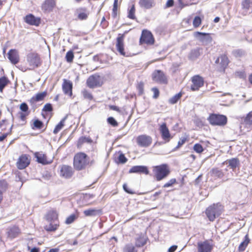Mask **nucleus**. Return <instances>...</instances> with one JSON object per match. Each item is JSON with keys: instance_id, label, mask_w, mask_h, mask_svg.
I'll list each match as a JSON object with an SVG mask.
<instances>
[{"instance_id": "63", "label": "nucleus", "mask_w": 252, "mask_h": 252, "mask_svg": "<svg viewBox=\"0 0 252 252\" xmlns=\"http://www.w3.org/2000/svg\"><path fill=\"white\" fill-rule=\"evenodd\" d=\"M177 248V246L176 245H173L169 248L168 252H174L176 250Z\"/></svg>"}, {"instance_id": "15", "label": "nucleus", "mask_w": 252, "mask_h": 252, "mask_svg": "<svg viewBox=\"0 0 252 252\" xmlns=\"http://www.w3.org/2000/svg\"><path fill=\"white\" fill-rule=\"evenodd\" d=\"M140 41L148 44H153L154 43V39L152 33L147 30H143Z\"/></svg>"}, {"instance_id": "30", "label": "nucleus", "mask_w": 252, "mask_h": 252, "mask_svg": "<svg viewBox=\"0 0 252 252\" xmlns=\"http://www.w3.org/2000/svg\"><path fill=\"white\" fill-rule=\"evenodd\" d=\"M249 242L250 239L248 237V235H246L245 236V240L240 244L239 246V251L240 252L244 251L249 243Z\"/></svg>"}, {"instance_id": "9", "label": "nucleus", "mask_w": 252, "mask_h": 252, "mask_svg": "<svg viewBox=\"0 0 252 252\" xmlns=\"http://www.w3.org/2000/svg\"><path fill=\"white\" fill-rule=\"evenodd\" d=\"M137 144L142 147H149L152 143V139L151 137L146 135H141L136 139Z\"/></svg>"}, {"instance_id": "29", "label": "nucleus", "mask_w": 252, "mask_h": 252, "mask_svg": "<svg viewBox=\"0 0 252 252\" xmlns=\"http://www.w3.org/2000/svg\"><path fill=\"white\" fill-rule=\"evenodd\" d=\"M49 224L46 225L44 226L45 229L47 231H54L56 230L59 226V223L50 222Z\"/></svg>"}, {"instance_id": "44", "label": "nucleus", "mask_w": 252, "mask_h": 252, "mask_svg": "<svg viewBox=\"0 0 252 252\" xmlns=\"http://www.w3.org/2000/svg\"><path fill=\"white\" fill-rule=\"evenodd\" d=\"M252 0H245L242 2V5L243 8L248 10L251 7Z\"/></svg>"}, {"instance_id": "3", "label": "nucleus", "mask_w": 252, "mask_h": 252, "mask_svg": "<svg viewBox=\"0 0 252 252\" xmlns=\"http://www.w3.org/2000/svg\"><path fill=\"white\" fill-rule=\"evenodd\" d=\"M154 172L156 180L160 181L166 178L170 173V170L168 165L162 164L154 167Z\"/></svg>"}, {"instance_id": "18", "label": "nucleus", "mask_w": 252, "mask_h": 252, "mask_svg": "<svg viewBox=\"0 0 252 252\" xmlns=\"http://www.w3.org/2000/svg\"><path fill=\"white\" fill-rule=\"evenodd\" d=\"M63 91L65 94L71 96L72 95V82L66 79H63V82L62 85Z\"/></svg>"}, {"instance_id": "46", "label": "nucleus", "mask_w": 252, "mask_h": 252, "mask_svg": "<svg viewBox=\"0 0 252 252\" xmlns=\"http://www.w3.org/2000/svg\"><path fill=\"white\" fill-rule=\"evenodd\" d=\"M82 94L83 95V97L85 99H87L88 100H92L93 98V96L92 94L89 92L88 91L84 90L82 92Z\"/></svg>"}, {"instance_id": "12", "label": "nucleus", "mask_w": 252, "mask_h": 252, "mask_svg": "<svg viewBox=\"0 0 252 252\" xmlns=\"http://www.w3.org/2000/svg\"><path fill=\"white\" fill-rule=\"evenodd\" d=\"M116 49L117 51L119 52L120 55L125 56V57H128L129 54L125 51L124 50V36L123 35L119 36L117 38V43H116Z\"/></svg>"}, {"instance_id": "60", "label": "nucleus", "mask_w": 252, "mask_h": 252, "mask_svg": "<svg viewBox=\"0 0 252 252\" xmlns=\"http://www.w3.org/2000/svg\"><path fill=\"white\" fill-rule=\"evenodd\" d=\"M123 189L126 192L129 194H133L134 193L133 191H132L131 189H128V188L126 184H124L123 185Z\"/></svg>"}, {"instance_id": "43", "label": "nucleus", "mask_w": 252, "mask_h": 252, "mask_svg": "<svg viewBox=\"0 0 252 252\" xmlns=\"http://www.w3.org/2000/svg\"><path fill=\"white\" fill-rule=\"evenodd\" d=\"M7 183L6 181H0V193L1 194H3V192H4L7 189Z\"/></svg>"}, {"instance_id": "14", "label": "nucleus", "mask_w": 252, "mask_h": 252, "mask_svg": "<svg viewBox=\"0 0 252 252\" xmlns=\"http://www.w3.org/2000/svg\"><path fill=\"white\" fill-rule=\"evenodd\" d=\"M60 175L65 178H70L73 174L72 168L69 165H62L60 166Z\"/></svg>"}, {"instance_id": "26", "label": "nucleus", "mask_w": 252, "mask_h": 252, "mask_svg": "<svg viewBox=\"0 0 252 252\" xmlns=\"http://www.w3.org/2000/svg\"><path fill=\"white\" fill-rule=\"evenodd\" d=\"M139 4L142 8L150 9L155 5L154 0H139Z\"/></svg>"}, {"instance_id": "58", "label": "nucleus", "mask_w": 252, "mask_h": 252, "mask_svg": "<svg viewBox=\"0 0 252 252\" xmlns=\"http://www.w3.org/2000/svg\"><path fill=\"white\" fill-rule=\"evenodd\" d=\"M20 109L23 112H27L28 110V106L26 103H22L20 106Z\"/></svg>"}, {"instance_id": "34", "label": "nucleus", "mask_w": 252, "mask_h": 252, "mask_svg": "<svg viewBox=\"0 0 252 252\" xmlns=\"http://www.w3.org/2000/svg\"><path fill=\"white\" fill-rule=\"evenodd\" d=\"M46 95V93L44 92L37 94L35 96L32 98V100L33 101H39L42 100Z\"/></svg>"}, {"instance_id": "8", "label": "nucleus", "mask_w": 252, "mask_h": 252, "mask_svg": "<svg viewBox=\"0 0 252 252\" xmlns=\"http://www.w3.org/2000/svg\"><path fill=\"white\" fill-rule=\"evenodd\" d=\"M87 84L90 88H94L101 86L100 77L97 74L90 76L87 80Z\"/></svg>"}, {"instance_id": "39", "label": "nucleus", "mask_w": 252, "mask_h": 252, "mask_svg": "<svg viewBox=\"0 0 252 252\" xmlns=\"http://www.w3.org/2000/svg\"><path fill=\"white\" fill-rule=\"evenodd\" d=\"M135 9L134 5H132L130 8L128 10L127 17L131 19H135L136 17L135 16Z\"/></svg>"}, {"instance_id": "56", "label": "nucleus", "mask_w": 252, "mask_h": 252, "mask_svg": "<svg viewBox=\"0 0 252 252\" xmlns=\"http://www.w3.org/2000/svg\"><path fill=\"white\" fill-rule=\"evenodd\" d=\"M52 110V106L51 104L50 103L46 104L43 108V111H44L46 112H50Z\"/></svg>"}, {"instance_id": "64", "label": "nucleus", "mask_w": 252, "mask_h": 252, "mask_svg": "<svg viewBox=\"0 0 252 252\" xmlns=\"http://www.w3.org/2000/svg\"><path fill=\"white\" fill-rule=\"evenodd\" d=\"M235 54H237V55L241 56H242L244 54V52L241 50H236L234 52Z\"/></svg>"}, {"instance_id": "57", "label": "nucleus", "mask_w": 252, "mask_h": 252, "mask_svg": "<svg viewBox=\"0 0 252 252\" xmlns=\"http://www.w3.org/2000/svg\"><path fill=\"white\" fill-rule=\"evenodd\" d=\"M152 90L154 93V95L153 96V98L155 99L157 98L158 97L159 94V92L157 88H152Z\"/></svg>"}, {"instance_id": "51", "label": "nucleus", "mask_w": 252, "mask_h": 252, "mask_svg": "<svg viewBox=\"0 0 252 252\" xmlns=\"http://www.w3.org/2000/svg\"><path fill=\"white\" fill-rule=\"evenodd\" d=\"M43 125V123L38 120H35L33 123L34 127L37 129L41 128Z\"/></svg>"}, {"instance_id": "59", "label": "nucleus", "mask_w": 252, "mask_h": 252, "mask_svg": "<svg viewBox=\"0 0 252 252\" xmlns=\"http://www.w3.org/2000/svg\"><path fill=\"white\" fill-rule=\"evenodd\" d=\"M42 178L45 180H50L51 179V174L48 173V172H44L43 175H42Z\"/></svg>"}, {"instance_id": "55", "label": "nucleus", "mask_w": 252, "mask_h": 252, "mask_svg": "<svg viewBox=\"0 0 252 252\" xmlns=\"http://www.w3.org/2000/svg\"><path fill=\"white\" fill-rule=\"evenodd\" d=\"M12 127L13 125H11L10 126V128L8 129V131L7 132L3 134L1 136H0V141H3L7 137V136L11 133Z\"/></svg>"}, {"instance_id": "48", "label": "nucleus", "mask_w": 252, "mask_h": 252, "mask_svg": "<svg viewBox=\"0 0 252 252\" xmlns=\"http://www.w3.org/2000/svg\"><path fill=\"white\" fill-rule=\"evenodd\" d=\"M193 150L197 153H201L203 151V148L200 144H195L193 146Z\"/></svg>"}, {"instance_id": "47", "label": "nucleus", "mask_w": 252, "mask_h": 252, "mask_svg": "<svg viewBox=\"0 0 252 252\" xmlns=\"http://www.w3.org/2000/svg\"><path fill=\"white\" fill-rule=\"evenodd\" d=\"M201 23V19L199 16H195L193 21V25L196 28L200 26Z\"/></svg>"}, {"instance_id": "20", "label": "nucleus", "mask_w": 252, "mask_h": 252, "mask_svg": "<svg viewBox=\"0 0 252 252\" xmlns=\"http://www.w3.org/2000/svg\"><path fill=\"white\" fill-rule=\"evenodd\" d=\"M34 157L38 163L42 164H48L52 162V160L48 159L46 156L42 152L35 153Z\"/></svg>"}, {"instance_id": "7", "label": "nucleus", "mask_w": 252, "mask_h": 252, "mask_svg": "<svg viewBox=\"0 0 252 252\" xmlns=\"http://www.w3.org/2000/svg\"><path fill=\"white\" fill-rule=\"evenodd\" d=\"M152 79L154 81L158 83L166 84L167 83V79L165 75L160 70H156L152 73Z\"/></svg>"}, {"instance_id": "31", "label": "nucleus", "mask_w": 252, "mask_h": 252, "mask_svg": "<svg viewBox=\"0 0 252 252\" xmlns=\"http://www.w3.org/2000/svg\"><path fill=\"white\" fill-rule=\"evenodd\" d=\"M200 48L192 50L189 54V58L191 60L197 58L200 55Z\"/></svg>"}, {"instance_id": "53", "label": "nucleus", "mask_w": 252, "mask_h": 252, "mask_svg": "<svg viewBox=\"0 0 252 252\" xmlns=\"http://www.w3.org/2000/svg\"><path fill=\"white\" fill-rule=\"evenodd\" d=\"M176 182V180L175 178H173L170 179L168 182L165 183L163 185L164 188H168L172 186L173 184H174Z\"/></svg>"}, {"instance_id": "49", "label": "nucleus", "mask_w": 252, "mask_h": 252, "mask_svg": "<svg viewBox=\"0 0 252 252\" xmlns=\"http://www.w3.org/2000/svg\"><path fill=\"white\" fill-rule=\"evenodd\" d=\"M118 0H114L112 12V16L113 17H115L117 15V6H118Z\"/></svg>"}, {"instance_id": "21", "label": "nucleus", "mask_w": 252, "mask_h": 252, "mask_svg": "<svg viewBox=\"0 0 252 252\" xmlns=\"http://www.w3.org/2000/svg\"><path fill=\"white\" fill-rule=\"evenodd\" d=\"M8 59L13 64H16L19 61V56L18 52L15 49H11L7 53Z\"/></svg>"}, {"instance_id": "13", "label": "nucleus", "mask_w": 252, "mask_h": 252, "mask_svg": "<svg viewBox=\"0 0 252 252\" xmlns=\"http://www.w3.org/2000/svg\"><path fill=\"white\" fill-rule=\"evenodd\" d=\"M198 252H211L213 249L212 244L208 241L199 242L197 243Z\"/></svg>"}, {"instance_id": "10", "label": "nucleus", "mask_w": 252, "mask_h": 252, "mask_svg": "<svg viewBox=\"0 0 252 252\" xmlns=\"http://www.w3.org/2000/svg\"><path fill=\"white\" fill-rule=\"evenodd\" d=\"M30 163V158L27 155L24 154L21 156L17 162V168L19 169H23L27 167Z\"/></svg>"}, {"instance_id": "50", "label": "nucleus", "mask_w": 252, "mask_h": 252, "mask_svg": "<svg viewBox=\"0 0 252 252\" xmlns=\"http://www.w3.org/2000/svg\"><path fill=\"white\" fill-rule=\"evenodd\" d=\"M107 122L109 124H110L113 126H116L118 125L117 122L115 120V119L112 117H109L107 119Z\"/></svg>"}, {"instance_id": "23", "label": "nucleus", "mask_w": 252, "mask_h": 252, "mask_svg": "<svg viewBox=\"0 0 252 252\" xmlns=\"http://www.w3.org/2000/svg\"><path fill=\"white\" fill-rule=\"evenodd\" d=\"M25 21L31 25L38 26L40 24V19L35 17L32 14H29L24 18Z\"/></svg>"}, {"instance_id": "4", "label": "nucleus", "mask_w": 252, "mask_h": 252, "mask_svg": "<svg viewBox=\"0 0 252 252\" xmlns=\"http://www.w3.org/2000/svg\"><path fill=\"white\" fill-rule=\"evenodd\" d=\"M210 123L213 126H223L227 123V117L223 115L213 114L208 119Z\"/></svg>"}, {"instance_id": "38", "label": "nucleus", "mask_w": 252, "mask_h": 252, "mask_svg": "<svg viewBox=\"0 0 252 252\" xmlns=\"http://www.w3.org/2000/svg\"><path fill=\"white\" fill-rule=\"evenodd\" d=\"M89 14L88 11L85 9H83L82 12H80L78 15V18L81 20H86Z\"/></svg>"}, {"instance_id": "52", "label": "nucleus", "mask_w": 252, "mask_h": 252, "mask_svg": "<svg viewBox=\"0 0 252 252\" xmlns=\"http://www.w3.org/2000/svg\"><path fill=\"white\" fill-rule=\"evenodd\" d=\"M76 218V216L74 214L71 215L70 216L67 217L65 220V223L66 224H70L73 222Z\"/></svg>"}, {"instance_id": "28", "label": "nucleus", "mask_w": 252, "mask_h": 252, "mask_svg": "<svg viewBox=\"0 0 252 252\" xmlns=\"http://www.w3.org/2000/svg\"><path fill=\"white\" fill-rule=\"evenodd\" d=\"M210 173L212 176L214 178H222L224 176V174L222 170H220L218 168H213L211 171Z\"/></svg>"}, {"instance_id": "19", "label": "nucleus", "mask_w": 252, "mask_h": 252, "mask_svg": "<svg viewBox=\"0 0 252 252\" xmlns=\"http://www.w3.org/2000/svg\"><path fill=\"white\" fill-rule=\"evenodd\" d=\"M130 173H140L148 175L149 170L147 166L143 165H136L132 167L129 170Z\"/></svg>"}, {"instance_id": "25", "label": "nucleus", "mask_w": 252, "mask_h": 252, "mask_svg": "<svg viewBox=\"0 0 252 252\" xmlns=\"http://www.w3.org/2000/svg\"><path fill=\"white\" fill-rule=\"evenodd\" d=\"M58 214L56 211L51 210L46 215V219L49 222H58Z\"/></svg>"}, {"instance_id": "32", "label": "nucleus", "mask_w": 252, "mask_h": 252, "mask_svg": "<svg viewBox=\"0 0 252 252\" xmlns=\"http://www.w3.org/2000/svg\"><path fill=\"white\" fill-rule=\"evenodd\" d=\"M19 233V228L16 226H13L9 229L8 232V236L10 238H14L17 235V234Z\"/></svg>"}, {"instance_id": "35", "label": "nucleus", "mask_w": 252, "mask_h": 252, "mask_svg": "<svg viewBox=\"0 0 252 252\" xmlns=\"http://www.w3.org/2000/svg\"><path fill=\"white\" fill-rule=\"evenodd\" d=\"M92 142V140L89 137L82 136L78 139V146H81L85 143H91Z\"/></svg>"}, {"instance_id": "41", "label": "nucleus", "mask_w": 252, "mask_h": 252, "mask_svg": "<svg viewBox=\"0 0 252 252\" xmlns=\"http://www.w3.org/2000/svg\"><path fill=\"white\" fill-rule=\"evenodd\" d=\"M244 122L248 125H252V111L247 114L244 119Z\"/></svg>"}, {"instance_id": "6", "label": "nucleus", "mask_w": 252, "mask_h": 252, "mask_svg": "<svg viewBox=\"0 0 252 252\" xmlns=\"http://www.w3.org/2000/svg\"><path fill=\"white\" fill-rule=\"evenodd\" d=\"M27 62L32 68L37 67L41 63L40 59L37 54L31 53L27 55Z\"/></svg>"}, {"instance_id": "61", "label": "nucleus", "mask_w": 252, "mask_h": 252, "mask_svg": "<svg viewBox=\"0 0 252 252\" xmlns=\"http://www.w3.org/2000/svg\"><path fill=\"white\" fill-rule=\"evenodd\" d=\"M137 89L139 90L140 94H142L143 92V83L142 82H140L137 86Z\"/></svg>"}, {"instance_id": "22", "label": "nucleus", "mask_w": 252, "mask_h": 252, "mask_svg": "<svg viewBox=\"0 0 252 252\" xmlns=\"http://www.w3.org/2000/svg\"><path fill=\"white\" fill-rule=\"evenodd\" d=\"M222 164L228 165V166L230 167L234 171L237 167L239 166L240 161L237 158H232L225 160Z\"/></svg>"}, {"instance_id": "17", "label": "nucleus", "mask_w": 252, "mask_h": 252, "mask_svg": "<svg viewBox=\"0 0 252 252\" xmlns=\"http://www.w3.org/2000/svg\"><path fill=\"white\" fill-rule=\"evenodd\" d=\"M215 63L219 64L220 70L223 71L228 64V58L225 55H221L216 60Z\"/></svg>"}, {"instance_id": "54", "label": "nucleus", "mask_w": 252, "mask_h": 252, "mask_svg": "<svg viewBox=\"0 0 252 252\" xmlns=\"http://www.w3.org/2000/svg\"><path fill=\"white\" fill-rule=\"evenodd\" d=\"M119 162L121 163H125L126 162L127 159L123 154H121L118 157Z\"/></svg>"}, {"instance_id": "1", "label": "nucleus", "mask_w": 252, "mask_h": 252, "mask_svg": "<svg viewBox=\"0 0 252 252\" xmlns=\"http://www.w3.org/2000/svg\"><path fill=\"white\" fill-rule=\"evenodd\" d=\"M223 210V207L220 203L214 204L206 210V214L210 221H214L219 217Z\"/></svg>"}, {"instance_id": "27", "label": "nucleus", "mask_w": 252, "mask_h": 252, "mask_svg": "<svg viewBox=\"0 0 252 252\" xmlns=\"http://www.w3.org/2000/svg\"><path fill=\"white\" fill-rule=\"evenodd\" d=\"M101 210L95 209H89L84 211V214L86 216H95L101 214Z\"/></svg>"}, {"instance_id": "24", "label": "nucleus", "mask_w": 252, "mask_h": 252, "mask_svg": "<svg viewBox=\"0 0 252 252\" xmlns=\"http://www.w3.org/2000/svg\"><path fill=\"white\" fill-rule=\"evenodd\" d=\"M56 5L55 0H46L42 5V8L45 11H51Z\"/></svg>"}, {"instance_id": "42", "label": "nucleus", "mask_w": 252, "mask_h": 252, "mask_svg": "<svg viewBox=\"0 0 252 252\" xmlns=\"http://www.w3.org/2000/svg\"><path fill=\"white\" fill-rule=\"evenodd\" d=\"M124 252H135V247L131 244L126 245L123 249Z\"/></svg>"}, {"instance_id": "62", "label": "nucleus", "mask_w": 252, "mask_h": 252, "mask_svg": "<svg viewBox=\"0 0 252 252\" xmlns=\"http://www.w3.org/2000/svg\"><path fill=\"white\" fill-rule=\"evenodd\" d=\"M174 4V0H168L166 3L165 7L168 8L171 7Z\"/></svg>"}, {"instance_id": "36", "label": "nucleus", "mask_w": 252, "mask_h": 252, "mask_svg": "<svg viewBox=\"0 0 252 252\" xmlns=\"http://www.w3.org/2000/svg\"><path fill=\"white\" fill-rule=\"evenodd\" d=\"M182 93L181 92L179 93L178 94H175L173 96H172L171 98H170L169 99V102L170 104H175L177 103V102L178 101V100L181 98L182 96Z\"/></svg>"}, {"instance_id": "40", "label": "nucleus", "mask_w": 252, "mask_h": 252, "mask_svg": "<svg viewBox=\"0 0 252 252\" xmlns=\"http://www.w3.org/2000/svg\"><path fill=\"white\" fill-rule=\"evenodd\" d=\"M12 125H10L6 120H2L0 122V128L1 130H5L6 129L7 127H9V129L10 128V126Z\"/></svg>"}, {"instance_id": "45", "label": "nucleus", "mask_w": 252, "mask_h": 252, "mask_svg": "<svg viewBox=\"0 0 252 252\" xmlns=\"http://www.w3.org/2000/svg\"><path fill=\"white\" fill-rule=\"evenodd\" d=\"M65 58L68 63L72 62L74 58L73 52L71 51H68L66 54Z\"/></svg>"}, {"instance_id": "16", "label": "nucleus", "mask_w": 252, "mask_h": 252, "mask_svg": "<svg viewBox=\"0 0 252 252\" xmlns=\"http://www.w3.org/2000/svg\"><path fill=\"white\" fill-rule=\"evenodd\" d=\"M159 130L161 133L162 138L166 142H169L172 138L169 130L166 126L165 123H162L159 127Z\"/></svg>"}, {"instance_id": "11", "label": "nucleus", "mask_w": 252, "mask_h": 252, "mask_svg": "<svg viewBox=\"0 0 252 252\" xmlns=\"http://www.w3.org/2000/svg\"><path fill=\"white\" fill-rule=\"evenodd\" d=\"M191 81L192 84L191 86V90L193 91L198 90L204 84L203 78L199 75L193 76L191 79Z\"/></svg>"}, {"instance_id": "37", "label": "nucleus", "mask_w": 252, "mask_h": 252, "mask_svg": "<svg viewBox=\"0 0 252 252\" xmlns=\"http://www.w3.org/2000/svg\"><path fill=\"white\" fill-rule=\"evenodd\" d=\"M8 82V80L5 77L0 78V91L2 92L4 88L6 86Z\"/></svg>"}, {"instance_id": "33", "label": "nucleus", "mask_w": 252, "mask_h": 252, "mask_svg": "<svg viewBox=\"0 0 252 252\" xmlns=\"http://www.w3.org/2000/svg\"><path fill=\"white\" fill-rule=\"evenodd\" d=\"M66 119V117H65L63 118L60 122L56 126L55 128H54L53 130V133L54 134H57L58 132H59V131H60L62 128L63 127L65 121Z\"/></svg>"}, {"instance_id": "5", "label": "nucleus", "mask_w": 252, "mask_h": 252, "mask_svg": "<svg viewBox=\"0 0 252 252\" xmlns=\"http://www.w3.org/2000/svg\"><path fill=\"white\" fill-rule=\"evenodd\" d=\"M193 36L203 45H207L212 41V38L209 33L196 32L193 33Z\"/></svg>"}, {"instance_id": "2", "label": "nucleus", "mask_w": 252, "mask_h": 252, "mask_svg": "<svg viewBox=\"0 0 252 252\" xmlns=\"http://www.w3.org/2000/svg\"><path fill=\"white\" fill-rule=\"evenodd\" d=\"M89 163V160L87 156L84 153H78L74 157V167L77 170H81L85 168Z\"/></svg>"}]
</instances>
